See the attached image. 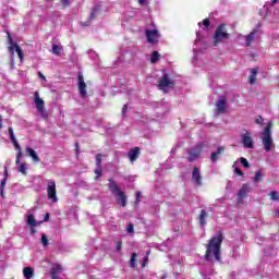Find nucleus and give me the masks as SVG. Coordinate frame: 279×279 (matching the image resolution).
Instances as JSON below:
<instances>
[{"instance_id": "f257e3e1", "label": "nucleus", "mask_w": 279, "mask_h": 279, "mask_svg": "<svg viewBox=\"0 0 279 279\" xmlns=\"http://www.w3.org/2000/svg\"><path fill=\"white\" fill-rule=\"evenodd\" d=\"M223 243V233L219 232L218 236H214L209 240L206 252H205V260H213V256L215 260L220 263L221 260V244Z\"/></svg>"}, {"instance_id": "f03ea898", "label": "nucleus", "mask_w": 279, "mask_h": 279, "mask_svg": "<svg viewBox=\"0 0 279 279\" xmlns=\"http://www.w3.org/2000/svg\"><path fill=\"white\" fill-rule=\"evenodd\" d=\"M108 189L117 197L118 204L122 206V208H125L128 206V196L125 195V192L121 191L119 189V184H117V181L109 179L108 180Z\"/></svg>"}, {"instance_id": "7ed1b4c3", "label": "nucleus", "mask_w": 279, "mask_h": 279, "mask_svg": "<svg viewBox=\"0 0 279 279\" xmlns=\"http://www.w3.org/2000/svg\"><path fill=\"white\" fill-rule=\"evenodd\" d=\"M226 23H221L217 26L214 36H213V46L219 47L223 40H230V33H228V28H226Z\"/></svg>"}, {"instance_id": "20e7f679", "label": "nucleus", "mask_w": 279, "mask_h": 279, "mask_svg": "<svg viewBox=\"0 0 279 279\" xmlns=\"http://www.w3.org/2000/svg\"><path fill=\"white\" fill-rule=\"evenodd\" d=\"M274 128V122L269 121L260 133V138L263 142V146L265 151H271V147H275L274 137L271 136V129Z\"/></svg>"}, {"instance_id": "39448f33", "label": "nucleus", "mask_w": 279, "mask_h": 279, "mask_svg": "<svg viewBox=\"0 0 279 279\" xmlns=\"http://www.w3.org/2000/svg\"><path fill=\"white\" fill-rule=\"evenodd\" d=\"M8 132H9L11 143H13V146L17 150L15 165H20L21 158L23 157V153L21 151V145L19 144V141H16V136L14 135V129H12V126L8 128Z\"/></svg>"}, {"instance_id": "423d86ee", "label": "nucleus", "mask_w": 279, "mask_h": 279, "mask_svg": "<svg viewBox=\"0 0 279 279\" xmlns=\"http://www.w3.org/2000/svg\"><path fill=\"white\" fill-rule=\"evenodd\" d=\"M202 151H204V143H198L193 148L189 149L187 162H195V160L202 156Z\"/></svg>"}, {"instance_id": "0eeeda50", "label": "nucleus", "mask_w": 279, "mask_h": 279, "mask_svg": "<svg viewBox=\"0 0 279 279\" xmlns=\"http://www.w3.org/2000/svg\"><path fill=\"white\" fill-rule=\"evenodd\" d=\"M158 88L159 90H162V93H167V88H173L175 86V83L171 77H169V74L163 73V75L158 81Z\"/></svg>"}, {"instance_id": "6e6552de", "label": "nucleus", "mask_w": 279, "mask_h": 279, "mask_svg": "<svg viewBox=\"0 0 279 279\" xmlns=\"http://www.w3.org/2000/svg\"><path fill=\"white\" fill-rule=\"evenodd\" d=\"M48 199H51L52 203L58 202V193L56 190V181L49 180L47 186Z\"/></svg>"}, {"instance_id": "1a4fd4ad", "label": "nucleus", "mask_w": 279, "mask_h": 279, "mask_svg": "<svg viewBox=\"0 0 279 279\" xmlns=\"http://www.w3.org/2000/svg\"><path fill=\"white\" fill-rule=\"evenodd\" d=\"M145 36L150 45H157L158 38H160V33L158 29H146Z\"/></svg>"}, {"instance_id": "9d476101", "label": "nucleus", "mask_w": 279, "mask_h": 279, "mask_svg": "<svg viewBox=\"0 0 279 279\" xmlns=\"http://www.w3.org/2000/svg\"><path fill=\"white\" fill-rule=\"evenodd\" d=\"M227 104H228V98H226V96H220L219 99L216 101V112H217V114H226Z\"/></svg>"}, {"instance_id": "9b49d317", "label": "nucleus", "mask_w": 279, "mask_h": 279, "mask_svg": "<svg viewBox=\"0 0 279 279\" xmlns=\"http://www.w3.org/2000/svg\"><path fill=\"white\" fill-rule=\"evenodd\" d=\"M35 106L38 112H40V114L44 117V119H47V113L45 112V100L40 98L38 92L35 93Z\"/></svg>"}, {"instance_id": "f8f14e48", "label": "nucleus", "mask_w": 279, "mask_h": 279, "mask_svg": "<svg viewBox=\"0 0 279 279\" xmlns=\"http://www.w3.org/2000/svg\"><path fill=\"white\" fill-rule=\"evenodd\" d=\"M242 144L246 149H254V140L250 132L246 131L245 134L242 135Z\"/></svg>"}, {"instance_id": "ddd939ff", "label": "nucleus", "mask_w": 279, "mask_h": 279, "mask_svg": "<svg viewBox=\"0 0 279 279\" xmlns=\"http://www.w3.org/2000/svg\"><path fill=\"white\" fill-rule=\"evenodd\" d=\"M77 80H78V93L82 99H86L87 89H86V83L84 82V75L78 74Z\"/></svg>"}, {"instance_id": "4468645a", "label": "nucleus", "mask_w": 279, "mask_h": 279, "mask_svg": "<svg viewBox=\"0 0 279 279\" xmlns=\"http://www.w3.org/2000/svg\"><path fill=\"white\" fill-rule=\"evenodd\" d=\"M128 156L131 162H136V160H138V157L141 156V147L132 148L129 151Z\"/></svg>"}, {"instance_id": "2eb2a0df", "label": "nucleus", "mask_w": 279, "mask_h": 279, "mask_svg": "<svg viewBox=\"0 0 279 279\" xmlns=\"http://www.w3.org/2000/svg\"><path fill=\"white\" fill-rule=\"evenodd\" d=\"M192 180L194 183L197 184V186H202V174L199 173V168L194 167V170L192 172Z\"/></svg>"}, {"instance_id": "dca6fc26", "label": "nucleus", "mask_w": 279, "mask_h": 279, "mask_svg": "<svg viewBox=\"0 0 279 279\" xmlns=\"http://www.w3.org/2000/svg\"><path fill=\"white\" fill-rule=\"evenodd\" d=\"M226 151V148L223 146H219L216 151L211 153L210 160L211 162H217L219 160V156Z\"/></svg>"}, {"instance_id": "f3484780", "label": "nucleus", "mask_w": 279, "mask_h": 279, "mask_svg": "<svg viewBox=\"0 0 279 279\" xmlns=\"http://www.w3.org/2000/svg\"><path fill=\"white\" fill-rule=\"evenodd\" d=\"M26 223L27 226H29L31 228H38V226H40V222H38L36 220V218H34V214H29L27 217H26Z\"/></svg>"}, {"instance_id": "a211bd4d", "label": "nucleus", "mask_w": 279, "mask_h": 279, "mask_svg": "<svg viewBox=\"0 0 279 279\" xmlns=\"http://www.w3.org/2000/svg\"><path fill=\"white\" fill-rule=\"evenodd\" d=\"M256 29L251 32L248 35H245L244 38L246 40V47H252V43L256 39Z\"/></svg>"}, {"instance_id": "6ab92c4d", "label": "nucleus", "mask_w": 279, "mask_h": 279, "mask_svg": "<svg viewBox=\"0 0 279 279\" xmlns=\"http://www.w3.org/2000/svg\"><path fill=\"white\" fill-rule=\"evenodd\" d=\"M257 75H258V68H253V69H251V74H250V76H248V83H250L251 85L256 84V82H257V80H256Z\"/></svg>"}, {"instance_id": "aec40b11", "label": "nucleus", "mask_w": 279, "mask_h": 279, "mask_svg": "<svg viewBox=\"0 0 279 279\" xmlns=\"http://www.w3.org/2000/svg\"><path fill=\"white\" fill-rule=\"evenodd\" d=\"M250 192V185L243 184L242 187L239 191V198L240 199H245L247 197V193Z\"/></svg>"}, {"instance_id": "412c9836", "label": "nucleus", "mask_w": 279, "mask_h": 279, "mask_svg": "<svg viewBox=\"0 0 279 279\" xmlns=\"http://www.w3.org/2000/svg\"><path fill=\"white\" fill-rule=\"evenodd\" d=\"M7 38H8L9 45H10L9 51H10L11 56H14V45H17V44L14 43V40L12 39V34H10L9 31H7Z\"/></svg>"}, {"instance_id": "4be33fe9", "label": "nucleus", "mask_w": 279, "mask_h": 279, "mask_svg": "<svg viewBox=\"0 0 279 279\" xmlns=\"http://www.w3.org/2000/svg\"><path fill=\"white\" fill-rule=\"evenodd\" d=\"M26 153L28 154V156H31L34 162H40V157H38V154H36V150H34V148L27 147Z\"/></svg>"}, {"instance_id": "5701e85b", "label": "nucleus", "mask_w": 279, "mask_h": 279, "mask_svg": "<svg viewBox=\"0 0 279 279\" xmlns=\"http://www.w3.org/2000/svg\"><path fill=\"white\" fill-rule=\"evenodd\" d=\"M62 271V266L61 265H56L51 268V278L52 279H58V274Z\"/></svg>"}, {"instance_id": "b1692460", "label": "nucleus", "mask_w": 279, "mask_h": 279, "mask_svg": "<svg viewBox=\"0 0 279 279\" xmlns=\"http://www.w3.org/2000/svg\"><path fill=\"white\" fill-rule=\"evenodd\" d=\"M14 49L20 58V61L23 62L25 60V53H23V50L21 47L17 45H13V54H14Z\"/></svg>"}, {"instance_id": "393cba45", "label": "nucleus", "mask_w": 279, "mask_h": 279, "mask_svg": "<svg viewBox=\"0 0 279 279\" xmlns=\"http://www.w3.org/2000/svg\"><path fill=\"white\" fill-rule=\"evenodd\" d=\"M24 278L29 279L34 278V269L32 267H25L23 269Z\"/></svg>"}, {"instance_id": "a878e982", "label": "nucleus", "mask_w": 279, "mask_h": 279, "mask_svg": "<svg viewBox=\"0 0 279 279\" xmlns=\"http://www.w3.org/2000/svg\"><path fill=\"white\" fill-rule=\"evenodd\" d=\"M206 217H208V213L203 209L198 216L199 226H204L206 223Z\"/></svg>"}, {"instance_id": "bb28decb", "label": "nucleus", "mask_w": 279, "mask_h": 279, "mask_svg": "<svg viewBox=\"0 0 279 279\" xmlns=\"http://www.w3.org/2000/svg\"><path fill=\"white\" fill-rule=\"evenodd\" d=\"M138 257V255L136 253H132L131 254V259H130V267L132 269H136V258Z\"/></svg>"}, {"instance_id": "cd10ccee", "label": "nucleus", "mask_w": 279, "mask_h": 279, "mask_svg": "<svg viewBox=\"0 0 279 279\" xmlns=\"http://www.w3.org/2000/svg\"><path fill=\"white\" fill-rule=\"evenodd\" d=\"M160 58V53L158 51H153L151 57H150V62L151 64H156Z\"/></svg>"}, {"instance_id": "c85d7f7f", "label": "nucleus", "mask_w": 279, "mask_h": 279, "mask_svg": "<svg viewBox=\"0 0 279 279\" xmlns=\"http://www.w3.org/2000/svg\"><path fill=\"white\" fill-rule=\"evenodd\" d=\"M269 197L272 202H278L279 201V194L278 191H271L269 193Z\"/></svg>"}, {"instance_id": "c756f323", "label": "nucleus", "mask_w": 279, "mask_h": 279, "mask_svg": "<svg viewBox=\"0 0 279 279\" xmlns=\"http://www.w3.org/2000/svg\"><path fill=\"white\" fill-rule=\"evenodd\" d=\"M94 173L96 174L94 180H99V178H101V175H104V170L101 168H97L94 170Z\"/></svg>"}, {"instance_id": "7c9ffc66", "label": "nucleus", "mask_w": 279, "mask_h": 279, "mask_svg": "<svg viewBox=\"0 0 279 279\" xmlns=\"http://www.w3.org/2000/svg\"><path fill=\"white\" fill-rule=\"evenodd\" d=\"M101 158H104V155H101V154L96 155V167H97V169H101Z\"/></svg>"}, {"instance_id": "2f4dec72", "label": "nucleus", "mask_w": 279, "mask_h": 279, "mask_svg": "<svg viewBox=\"0 0 279 279\" xmlns=\"http://www.w3.org/2000/svg\"><path fill=\"white\" fill-rule=\"evenodd\" d=\"M240 162L244 167V169H250V161H247L245 157H241Z\"/></svg>"}, {"instance_id": "473e14b6", "label": "nucleus", "mask_w": 279, "mask_h": 279, "mask_svg": "<svg viewBox=\"0 0 279 279\" xmlns=\"http://www.w3.org/2000/svg\"><path fill=\"white\" fill-rule=\"evenodd\" d=\"M263 178H264L263 172L256 171L255 177H254V182H260V180H263Z\"/></svg>"}, {"instance_id": "72a5a7b5", "label": "nucleus", "mask_w": 279, "mask_h": 279, "mask_svg": "<svg viewBox=\"0 0 279 279\" xmlns=\"http://www.w3.org/2000/svg\"><path fill=\"white\" fill-rule=\"evenodd\" d=\"M19 171L23 175H27V166L25 163H21Z\"/></svg>"}, {"instance_id": "f704fd0d", "label": "nucleus", "mask_w": 279, "mask_h": 279, "mask_svg": "<svg viewBox=\"0 0 279 279\" xmlns=\"http://www.w3.org/2000/svg\"><path fill=\"white\" fill-rule=\"evenodd\" d=\"M52 53H54V56H60V46L53 44L52 45Z\"/></svg>"}, {"instance_id": "c9c22d12", "label": "nucleus", "mask_w": 279, "mask_h": 279, "mask_svg": "<svg viewBox=\"0 0 279 279\" xmlns=\"http://www.w3.org/2000/svg\"><path fill=\"white\" fill-rule=\"evenodd\" d=\"M41 243L45 247H47V245H49V239L47 238L46 234H41Z\"/></svg>"}, {"instance_id": "e433bc0d", "label": "nucleus", "mask_w": 279, "mask_h": 279, "mask_svg": "<svg viewBox=\"0 0 279 279\" xmlns=\"http://www.w3.org/2000/svg\"><path fill=\"white\" fill-rule=\"evenodd\" d=\"M203 25H204L205 29H208V27H210V20L209 19H204L203 20Z\"/></svg>"}, {"instance_id": "4c0bfd02", "label": "nucleus", "mask_w": 279, "mask_h": 279, "mask_svg": "<svg viewBox=\"0 0 279 279\" xmlns=\"http://www.w3.org/2000/svg\"><path fill=\"white\" fill-rule=\"evenodd\" d=\"M263 121H265V119H263L260 116H258V117L256 118V120H255V123H256L257 125H263Z\"/></svg>"}, {"instance_id": "58836bf2", "label": "nucleus", "mask_w": 279, "mask_h": 279, "mask_svg": "<svg viewBox=\"0 0 279 279\" xmlns=\"http://www.w3.org/2000/svg\"><path fill=\"white\" fill-rule=\"evenodd\" d=\"M5 184H8V179H3L0 183V191H3L5 189Z\"/></svg>"}, {"instance_id": "ea45409f", "label": "nucleus", "mask_w": 279, "mask_h": 279, "mask_svg": "<svg viewBox=\"0 0 279 279\" xmlns=\"http://www.w3.org/2000/svg\"><path fill=\"white\" fill-rule=\"evenodd\" d=\"M234 173H236V175H240L241 178L245 175V173H243V171H241V169L239 168H235Z\"/></svg>"}, {"instance_id": "a19ab883", "label": "nucleus", "mask_w": 279, "mask_h": 279, "mask_svg": "<svg viewBox=\"0 0 279 279\" xmlns=\"http://www.w3.org/2000/svg\"><path fill=\"white\" fill-rule=\"evenodd\" d=\"M122 247H123V244L121 242H116L117 252H121Z\"/></svg>"}, {"instance_id": "79ce46f5", "label": "nucleus", "mask_w": 279, "mask_h": 279, "mask_svg": "<svg viewBox=\"0 0 279 279\" xmlns=\"http://www.w3.org/2000/svg\"><path fill=\"white\" fill-rule=\"evenodd\" d=\"M126 232H129V233L134 232V225H132V223L128 225Z\"/></svg>"}, {"instance_id": "37998d69", "label": "nucleus", "mask_w": 279, "mask_h": 279, "mask_svg": "<svg viewBox=\"0 0 279 279\" xmlns=\"http://www.w3.org/2000/svg\"><path fill=\"white\" fill-rule=\"evenodd\" d=\"M126 113H128V105H123V107H122V117H125Z\"/></svg>"}, {"instance_id": "c03bdc74", "label": "nucleus", "mask_w": 279, "mask_h": 279, "mask_svg": "<svg viewBox=\"0 0 279 279\" xmlns=\"http://www.w3.org/2000/svg\"><path fill=\"white\" fill-rule=\"evenodd\" d=\"M147 263H149V257L145 256L142 263V267H145V265H147Z\"/></svg>"}, {"instance_id": "a18cd8bd", "label": "nucleus", "mask_w": 279, "mask_h": 279, "mask_svg": "<svg viewBox=\"0 0 279 279\" xmlns=\"http://www.w3.org/2000/svg\"><path fill=\"white\" fill-rule=\"evenodd\" d=\"M136 203H141V192L136 193Z\"/></svg>"}, {"instance_id": "49530a36", "label": "nucleus", "mask_w": 279, "mask_h": 279, "mask_svg": "<svg viewBox=\"0 0 279 279\" xmlns=\"http://www.w3.org/2000/svg\"><path fill=\"white\" fill-rule=\"evenodd\" d=\"M75 151L76 154H80V143H75Z\"/></svg>"}, {"instance_id": "de8ad7c7", "label": "nucleus", "mask_w": 279, "mask_h": 279, "mask_svg": "<svg viewBox=\"0 0 279 279\" xmlns=\"http://www.w3.org/2000/svg\"><path fill=\"white\" fill-rule=\"evenodd\" d=\"M8 175H9V173H8V167H4V180H8Z\"/></svg>"}, {"instance_id": "09e8293b", "label": "nucleus", "mask_w": 279, "mask_h": 279, "mask_svg": "<svg viewBox=\"0 0 279 279\" xmlns=\"http://www.w3.org/2000/svg\"><path fill=\"white\" fill-rule=\"evenodd\" d=\"M62 5L63 8H66V5H69V0H62Z\"/></svg>"}, {"instance_id": "8fccbe9b", "label": "nucleus", "mask_w": 279, "mask_h": 279, "mask_svg": "<svg viewBox=\"0 0 279 279\" xmlns=\"http://www.w3.org/2000/svg\"><path fill=\"white\" fill-rule=\"evenodd\" d=\"M38 75H39L40 80H44V81L47 80V77H45V76L43 75V72H38Z\"/></svg>"}, {"instance_id": "3c124183", "label": "nucleus", "mask_w": 279, "mask_h": 279, "mask_svg": "<svg viewBox=\"0 0 279 279\" xmlns=\"http://www.w3.org/2000/svg\"><path fill=\"white\" fill-rule=\"evenodd\" d=\"M36 233V227H31V234H35Z\"/></svg>"}, {"instance_id": "603ef678", "label": "nucleus", "mask_w": 279, "mask_h": 279, "mask_svg": "<svg viewBox=\"0 0 279 279\" xmlns=\"http://www.w3.org/2000/svg\"><path fill=\"white\" fill-rule=\"evenodd\" d=\"M277 3H278V0H272L270 3L271 8H274V5H276Z\"/></svg>"}, {"instance_id": "864d4df0", "label": "nucleus", "mask_w": 279, "mask_h": 279, "mask_svg": "<svg viewBox=\"0 0 279 279\" xmlns=\"http://www.w3.org/2000/svg\"><path fill=\"white\" fill-rule=\"evenodd\" d=\"M147 0H138V3H140V5H145V2H146Z\"/></svg>"}, {"instance_id": "5fc2aeb1", "label": "nucleus", "mask_w": 279, "mask_h": 279, "mask_svg": "<svg viewBox=\"0 0 279 279\" xmlns=\"http://www.w3.org/2000/svg\"><path fill=\"white\" fill-rule=\"evenodd\" d=\"M44 221H49V214H46V215H45Z\"/></svg>"}, {"instance_id": "6e6d98bb", "label": "nucleus", "mask_w": 279, "mask_h": 279, "mask_svg": "<svg viewBox=\"0 0 279 279\" xmlns=\"http://www.w3.org/2000/svg\"><path fill=\"white\" fill-rule=\"evenodd\" d=\"M90 19H95V12L90 13Z\"/></svg>"}, {"instance_id": "4d7b16f0", "label": "nucleus", "mask_w": 279, "mask_h": 279, "mask_svg": "<svg viewBox=\"0 0 279 279\" xmlns=\"http://www.w3.org/2000/svg\"><path fill=\"white\" fill-rule=\"evenodd\" d=\"M3 128V123L1 122V116H0V130Z\"/></svg>"}, {"instance_id": "13d9d810", "label": "nucleus", "mask_w": 279, "mask_h": 279, "mask_svg": "<svg viewBox=\"0 0 279 279\" xmlns=\"http://www.w3.org/2000/svg\"><path fill=\"white\" fill-rule=\"evenodd\" d=\"M0 195L1 197H4L3 191H0Z\"/></svg>"}, {"instance_id": "bf43d9fd", "label": "nucleus", "mask_w": 279, "mask_h": 279, "mask_svg": "<svg viewBox=\"0 0 279 279\" xmlns=\"http://www.w3.org/2000/svg\"><path fill=\"white\" fill-rule=\"evenodd\" d=\"M198 26L201 27V26H202V23H198Z\"/></svg>"}, {"instance_id": "052dcab7", "label": "nucleus", "mask_w": 279, "mask_h": 279, "mask_svg": "<svg viewBox=\"0 0 279 279\" xmlns=\"http://www.w3.org/2000/svg\"><path fill=\"white\" fill-rule=\"evenodd\" d=\"M147 256H149V251L147 252Z\"/></svg>"}]
</instances>
